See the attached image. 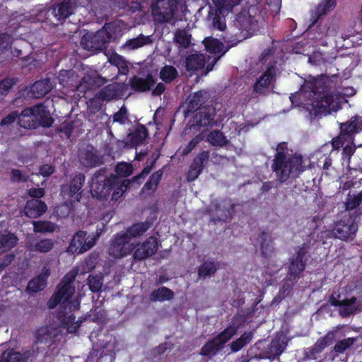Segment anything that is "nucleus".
<instances>
[{"label": "nucleus", "instance_id": "obj_1", "mask_svg": "<svg viewBox=\"0 0 362 362\" xmlns=\"http://www.w3.org/2000/svg\"><path fill=\"white\" fill-rule=\"evenodd\" d=\"M287 151L288 144L279 143L272 163V169L281 183L286 182L290 176L298 177L306 168L303 165V156L300 154L294 153L287 156Z\"/></svg>", "mask_w": 362, "mask_h": 362}, {"label": "nucleus", "instance_id": "obj_2", "mask_svg": "<svg viewBox=\"0 0 362 362\" xmlns=\"http://www.w3.org/2000/svg\"><path fill=\"white\" fill-rule=\"evenodd\" d=\"M90 191L93 197L98 200H107L112 194L111 199L117 201L126 189L125 181L111 174L107 175L106 168L97 170L91 178Z\"/></svg>", "mask_w": 362, "mask_h": 362}, {"label": "nucleus", "instance_id": "obj_3", "mask_svg": "<svg viewBox=\"0 0 362 362\" xmlns=\"http://www.w3.org/2000/svg\"><path fill=\"white\" fill-rule=\"evenodd\" d=\"M54 122L46 105L39 103L23 109L19 115V124L26 129H35L37 126L49 128Z\"/></svg>", "mask_w": 362, "mask_h": 362}, {"label": "nucleus", "instance_id": "obj_4", "mask_svg": "<svg viewBox=\"0 0 362 362\" xmlns=\"http://www.w3.org/2000/svg\"><path fill=\"white\" fill-rule=\"evenodd\" d=\"M117 27L114 23H105L96 33H87L81 38V45L88 50H101L116 38Z\"/></svg>", "mask_w": 362, "mask_h": 362}, {"label": "nucleus", "instance_id": "obj_5", "mask_svg": "<svg viewBox=\"0 0 362 362\" xmlns=\"http://www.w3.org/2000/svg\"><path fill=\"white\" fill-rule=\"evenodd\" d=\"M239 327L240 325L233 322L230 323L223 330L204 344L199 354L209 358L216 356L223 349L226 344L238 333Z\"/></svg>", "mask_w": 362, "mask_h": 362}, {"label": "nucleus", "instance_id": "obj_6", "mask_svg": "<svg viewBox=\"0 0 362 362\" xmlns=\"http://www.w3.org/2000/svg\"><path fill=\"white\" fill-rule=\"evenodd\" d=\"M310 258V245L304 243L296 249L295 253L288 259L286 280L297 282L305 270Z\"/></svg>", "mask_w": 362, "mask_h": 362}, {"label": "nucleus", "instance_id": "obj_7", "mask_svg": "<svg viewBox=\"0 0 362 362\" xmlns=\"http://www.w3.org/2000/svg\"><path fill=\"white\" fill-rule=\"evenodd\" d=\"M362 131V116L354 115L345 122L339 124V134L332 138V150H339L346 143H353L357 134Z\"/></svg>", "mask_w": 362, "mask_h": 362}, {"label": "nucleus", "instance_id": "obj_8", "mask_svg": "<svg viewBox=\"0 0 362 362\" xmlns=\"http://www.w3.org/2000/svg\"><path fill=\"white\" fill-rule=\"evenodd\" d=\"M307 109L309 112L310 120L313 121L328 115L332 112L337 111L339 104L333 95L324 93L320 98L314 100Z\"/></svg>", "mask_w": 362, "mask_h": 362}, {"label": "nucleus", "instance_id": "obj_9", "mask_svg": "<svg viewBox=\"0 0 362 362\" xmlns=\"http://www.w3.org/2000/svg\"><path fill=\"white\" fill-rule=\"evenodd\" d=\"M356 216H344L334 226L332 232L335 238L343 241H353L358 231Z\"/></svg>", "mask_w": 362, "mask_h": 362}, {"label": "nucleus", "instance_id": "obj_10", "mask_svg": "<svg viewBox=\"0 0 362 362\" xmlns=\"http://www.w3.org/2000/svg\"><path fill=\"white\" fill-rule=\"evenodd\" d=\"M77 7V0H63L59 4H53L45 13L47 19L53 18L55 24L64 23L67 18L74 13Z\"/></svg>", "mask_w": 362, "mask_h": 362}, {"label": "nucleus", "instance_id": "obj_11", "mask_svg": "<svg viewBox=\"0 0 362 362\" xmlns=\"http://www.w3.org/2000/svg\"><path fill=\"white\" fill-rule=\"evenodd\" d=\"M193 112L195 114L189 122L191 129L200 131L201 127H211L214 124L215 110L211 106H203Z\"/></svg>", "mask_w": 362, "mask_h": 362}, {"label": "nucleus", "instance_id": "obj_12", "mask_svg": "<svg viewBox=\"0 0 362 362\" xmlns=\"http://www.w3.org/2000/svg\"><path fill=\"white\" fill-rule=\"evenodd\" d=\"M276 62L268 64L265 71L257 79L253 86V90L257 94H264L270 86L276 82L278 68Z\"/></svg>", "mask_w": 362, "mask_h": 362}, {"label": "nucleus", "instance_id": "obj_13", "mask_svg": "<svg viewBox=\"0 0 362 362\" xmlns=\"http://www.w3.org/2000/svg\"><path fill=\"white\" fill-rule=\"evenodd\" d=\"M86 177L81 173H76L69 183L62 185L61 192L64 197L73 201L80 202L82 197V187L85 183Z\"/></svg>", "mask_w": 362, "mask_h": 362}, {"label": "nucleus", "instance_id": "obj_14", "mask_svg": "<svg viewBox=\"0 0 362 362\" xmlns=\"http://www.w3.org/2000/svg\"><path fill=\"white\" fill-rule=\"evenodd\" d=\"M134 249L127 234L122 232L117 233L113 239L109 248V254L115 258H120L132 253Z\"/></svg>", "mask_w": 362, "mask_h": 362}, {"label": "nucleus", "instance_id": "obj_15", "mask_svg": "<svg viewBox=\"0 0 362 362\" xmlns=\"http://www.w3.org/2000/svg\"><path fill=\"white\" fill-rule=\"evenodd\" d=\"M210 152L209 151H203L197 155L186 173V179L188 182L194 181L199 177L204 167L208 164Z\"/></svg>", "mask_w": 362, "mask_h": 362}, {"label": "nucleus", "instance_id": "obj_16", "mask_svg": "<svg viewBox=\"0 0 362 362\" xmlns=\"http://www.w3.org/2000/svg\"><path fill=\"white\" fill-rule=\"evenodd\" d=\"M87 233L79 230L73 236L68 247L67 252L71 254H82L90 250L94 245L95 240L86 241Z\"/></svg>", "mask_w": 362, "mask_h": 362}, {"label": "nucleus", "instance_id": "obj_17", "mask_svg": "<svg viewBox=\"0 0 362 362\" xmlns=\"http://www.w3.org/2000/svg\"><path fill=\"white\" fill-rule=\"evenodd\" d=\"M160 23H170L175 24V15L178 11L179 0H160Z\"/></svg>", "mask_w": 362, "mask_h": 362}, {"label": "nucleus", "instance_id": "obj_18", "mask_svg": "<svg viewBox=\"0 0 362 362\" xmlns=\"http://www.w3.org/2000/svg\"><path fill=\"white\" fill-rule=\"evenodd\" d=\"M61 336L59 329L52 326L41 327L35 333L36 342L44 343L48 346L52 345Z\"/></svg>", "mask_w": 362, "mask_h": 362}, {"label": "nucleus", "instance_id": "obj_19", "mask_svg": "<svg viewBox=\"0 0 362 362\" xmlns=\"http://www.w3.org/2000/svg\"><path fill=\"white\" fill-rule=\"evenodd\" d=\"M203 43L204 45L206 50L211 54H221L218 57L215 58L212 63L208 64L206 66V73L211 71L214 64L216 63V62L222 57L223 56L229 49V48H226L223 50L224 45L223 42L219 41L218 39L213 38V37H206Z\"/></svg>", "mask_w": 362, "mask_h": 362}, {"label": "nucleus", "instance_id": "obj_20", "mask_svg": "<svg viewBox=\"0 0 362 362\" xmlns=\"http://www.w3.org/2000/svg\"><path fill=\"white\" fill-rule=\"evenodd\" d=\"M255 240L259 243L262 256L265 259H269L272 257L274 252L273 246V238L270 233L262 230L256 238Z\"/></svg>", "mask_w": 362, "mask_h": 362}, {"label": "nucleus", "instance_id": "obj_21", "mask_svg": "<svg viewBox=\"0 0 362 362\" xmlns=\"http://www.w3.org/2000/svg\"><path fill=\"white\" fill-rule=\"evenodd\" d=\"M158 242L156 238L149 237L141 245L137 247L134 253V258L138 260L144 259L154 254L157 250Z\"/></svg>", "mask_w": 362, "mask_h": 362}, {"label": "nucleus", "instance_id": "obj_22", "mask_svg": "<svg viewBox=\"0 0 362 362\" xmlns=\"http://www.w3.org/2000/svg\"><path fill=\"white\" fill-rule=\"evenodd\" d=\"M124 89V85L119 83H112L103 87L100 90L98 97L105 101L119 99L123 96Z\"/></svg>", "mask_w": 362, "mask_h": 362}, {"label": "nucleus", "instance_id": "obj_23", "mask_svg": "<svg viewBox=\"0 0 362 362\" xmlns=\"http://www.w3.org/2000/svg\"><path fill=\"white\" fill-rule=\"evenodd\" d=\"M47 210V204L40 199H30L26 202L23 209L25 216L36 218L43 215Z\"/></svg>", "mask_w": 362, "mask_h": 362}, {"label": "nucleus", "instance_id": "obj_24", "mask_svg": "<svg viewBox=\"0 0 362 362\" xmlns=\"http://www.w3.org/2000/svg\"><path fill=\"white\" fill-rule=\"evenodd\" d=\"M287 346V342L280 339H273L265 347L263 353L259 356L260 358L274 359L279 356Z\"/></svg>", "mask_w": 362, "mask_h": 362}, {"label": "nucleus", "instance_id": "obj_25", "mask_svg": "<svg viewBox=\"0 0 362 362\" xmlns=\"http://www.w3.org/2000/svg\"><path fill=\"white\" fill-rule=\"evenodd\" d=\"M206 64V57L199 52L192 53L185 57L184 66L187 71H197L203 69Z\"/></svg>", "mask_w": 362, "mask_h": 362}, {"label": "nucleus", "instance_id": "obj_26", "mask_svg": "<svg viewBox=\"0 0 362 362\" xmlns=\"http://www.w3.org/2000/svg\"><path fill=\"white\" fill-rule=\"evenodd\" d=\"M129 86L134 92H145L150 90L156 83L154 76L148 74L146 78L134 76L129 79Z\"/></svg>", "mask_w": 362, "mask_h": 362}, {"label": "nucleus", "instance_id": "obj_27", "mask_svg": "<svg viewBox=\"0 0 362 362\" xmlns=\"http://www.w3.org/2000/svg\"><path fill=\"white\" fill-rule=\"evenodd\" d=\"M78 158L81 163L86 168H93L103 163V159L94 151L91 146L90 148H85L79 152Z\"/></svg>", "mask_w": 362, "mask_h": 362}, {"label": "nucleus", "instance_id": "obj_28", "mask_svg": "<svg viewBox=\"0 0 362 362\" xmlns=\"http://www.w3.org/2000/svg\"><path fill=\"white\" fill-rule=\"evenodd\" d=\"M148 133L146 127L143 124H138L135 129L127 136L126 146L129 148H135L144 143L148 137Z\"/></svg>", "mask_w": 362, "mask_h": 362}, {"label": "nucleus", "instance_id": "obj_29", "mask_svg": "<svg viewBox=\"0 0 362 362\" xmlns=\"http://www.w3.org/2000/svg\"><path fill=\"white\" fill-rule=\"evenodd\" d=\"M66 311L59 310L57 318L61 322L62 326L66 329L69 333L76 334L81 325L82 320L76 321V316L74 314L65 315Z\"/></svg>", "mask_w": 362, "mask_h": 362}, {"label": "nucleus", "instance_id": "obj_30", "mask_svg": "<svg viewBox=\"0 0 362 362\" xmlns=\"http://www.w3.org/2000/svg\"><path fill=\"white\" fill-rule=\"evenodd\" d=\"M52 90L49 78L35 81L28 90V95L33 98H40Z\"/></svg>", "mask_w": 362, "mask_h": 362}, {"label": "nucleus", "instance_id": "obj_31", "mask_svg": "<svg viewBox=\"0 0 362 362\" xmlns=\"http://www.w3.org/2000/svg\"><path fill=\"white\" fill-rule=\"evenodd\" d=\"M50 275L49 269H46L36 277L28 281L27 288L33 293L42 291L47 286V279Z\"/></svg>", "mask_w": 362, "mask_h": 362}, {"label": "nucleus", "instance_id": "obj_32", "mask_svg": "<svg viewBox=\"0 0 362 362\" xmlns=\"http://www.w3.org/2000/svg\"><path fill=\"white\" fill-rule=\"evenodd\" d=\"M214 11L219 13H230L235 7L240 4L243 0H211Z\"/></svg>", "mask_w": 362, "mask_h": 362}, {"label": "nucleus", "instance_id": "obj_33", "mask_svg": "<svg viewBox=\"0 0 362 362\" xmlns=\"http://www.w3.org/2000/svg\"><path fill=\"white\" fill-rule=\"evenodd\" d=\"M334 337V333L329 332L323 337L318 339L315 344L310 349V355L315 358L316 354L321 353L326 347L332 344Z\"/></svg>", "mask_w": 362, "mask_h": 362}, {"label": "nucleus", "instance_id": "obj_34", "mask_svg": "<svg viewBox=\"0 0 362 362\" xmlns=\"http://www.w3.org/2000/svg\"><path fill=\"white\" fill-rule=\"evenodd\" d=\"M30 356V351H25L21 354L13 349H8L0 356V362H28Z\"/></svg>", "mask_w": 362, "mask_h": 362}, {"label": "nucleus", "instance_id": "obj_35", "mask_svg": "<svg viewBox=\"0 0 362 362\" xmlns=\"http://www.w3.org/2000/svg\"><path fill=\"white\" fill-rule=\"evenodd\" d=\"M153 225L152 221H145L144 222L135 223L129 226L124 233L127 234L129 240L132 238H137L144 234Z\"/></svg>", "mask_w": 362, "mask_h": 362}, {"label": "nucleus", "instance_id": "obj_36", "mask_svg": "<svg viewBox=\"0 0 362 362\" xmlns=\"http://www.w3.org/2000/svg\"><path fill=\"white\" fill-rule=\"evenodd\" d=\"M208 100V95L206 91L204 90H198L190 96L189 101L187 105V110L193 112L203 107V105Z\"/></svg>", "mask_w": 362, "mask_h": 362}, {"label": "nucleus", "instance_id": "obj_37", "mask_svg": "<svg viewBox=\"0 0 362 362\" xmlns=\"http://www.w3.org/2000/svg\"><path fill=\"white\" fill-rule=\"evenodd\" d=\"M158 187V171L154 172L142 187L140 195L144 199L153 196Z\"/></svg>", "mask_w": 362, "mask_h": 362}, {"label": "nucleus", "instance_id": "obj_38", "mask_svg": "<svg viewBox=\"0 0 362 362\" xmlns=\"http://www.w3.org/2000/svg\"><path fill=\"white\" fill-rule=\"evenodd\" d=\"M341 303L339 306V313L342 317H347L356 312V297L353 296L351 298H346L342 300Z\"/></svg>", "mask_w": 362, "mask_h": 362}, {"label": "nucleus", "instance_id": "obj_39", "mask_svg": "<svg viewBox=\"0 0 362 362\" xmlns=\"http://www.w3.org/2000/svg\"><path fill=\"white\" fill-rule=\"evenodd\" d=\"M151 43V37L140 34L138 37L128 40L123 45L124 49L133 50Z\"/></svg>", "mask_w": 362, "mask_h": 362}, {"label": "nucleus", "instance_id": "obj_40", "mask_svg": "<svg viewBox=\"0 0 362 362\" xmlns=\"http://www.w3.org/2000/svg\"><path fill=\"white\" fill-rule=\"evenodd\" d=\"M253 334L252 332H245L240 337L232 341L230 348L232 352L235 353L241 350L252 339Z\"/></svg>", "mask_w": 362, "mask_h": 362}, {"label": "nucleus", "instance_id": "obj_41", "mask_svg": "<svg viewBox=\"0 0 362 362\" xmlns=\"http://www.w3.org/2000/svg\"><path fill=\"white\" fill-rule=\"evenodd\" d=\"M54 293L62 299L63 304L69 303V300L75 293V286L59 282Z\"/></svg>", "mask_w": 362, "mask_h": 362}, {"label": "nucleus", "instance_id": "obj_42", "mask_svg": "<svg viewBox=\"0 0 362 362\" xmlns=\"http://www.w3.org/2000/svg\"><path fill=\"white\" fill-rule=\"evenodd\" d=\"M18 240V238L13 233L0 232V250L5 252L11 250L17 245Z\"/></svg>", "mask_w": 362, "mask_h": 362}, {"label": "nucleus", "instance_id": "obj_43", "mask_svg": "<svg viewBox=\"0 0 362 362\" xmlns=\"http://www.w3.org/2000/svg\"><path fill=\"white\" fill-rule=\"evenodd\" d=\"M32 224L35 233H50L57 228V225L49 221H34Z\"/></svg>", "mask_w": 362, "mask_h": 362}, {"label": "nucleus", "instance_id": "obj_44", "mask_svg": "<svg viewBox=\"0 0 362 362\" xmlns=\"http://www.w3.org/2000/svg\"><path fill=\"white\" fill-rule=\"evenodd\" d=\"M191 39L192 35L185 29H177L174 35V41L179 47L188 48Z\"/></svg>", "mask_w": 362, "mask_h": 362}, {"label": "nucleus", "instance_id": "obj_45", "mask_svg": "<svg viewBox=\"0 0 362 362\" xmlns=\"http://www.w3.org/2000/svg\"><path fill=\"white\" fill-rule=\"evenodd\" d=\"M219 269L218 264L214 262H205L198 268V275L199 278L204 279L207 276L214 274Z\"/></svg>", "mask_w": 362, "mask_h": 362}, {"label": "nucleus", "instance_id": "obj_46", "mask_svg": "<svg viewBox=\"0 0 362 362\" xmlns=\"http://www.w3.org/2000/svg\"><path fill=\"white\" fill-rule=\"evenodd\" d=\"M207 141L212 145L223 147L226 146L228 141L223 133L220 130L211 132L207 136Z\"/></svg>", "mask_w": 362, "mask_h": 362}, {"label": "nucleus", "instance_id": "obj_47", "mask_svg": "<svg viewBox=\"0 0 362 362\" xmlns=\"http://www.w3.org/2000/svg\"><path fill=\"white\" fill-rule=\"evenodd\" d=\"M234 25L239 30L248 32L252 25L251 16L247 14L238 13L235 17Z\"/></svg>", "mask_w": 362, "mask_h": 362}, {"label": "nucleus", "instance_id": "obj_48", "mask_svg": "<svg viewBox=\"0 0 362 362\" xmlns=\"http://www.w3.org/2000/svg\"><path fill=\"white\" fill-rule=\"evenodd\" d=\"M177 76V69L170 65H165L160 70V79L165 83H171Z\"/></svg>", "mask_w": 362, "mask_h": 362}, {"label": "nucleus", "instance_id": "obj_49", "mask_svg": "<svg viewBox=\"0 0 362 362\" xmlns=\"http://www.w3.org/2000/svg\"><path fill=\"white\" fill-rule=\"evenodd\" d=\"M54 244L55 241L53 239H40L33 245V250L41 253H47L53 249Z\"/></svg>", "mask_w": 362, "mask_h": 362}, {"label": "nucleus", "instance_id": "obj_50", "mask_svg": "<svg viewBox=\"0 0 362 362\" xmlns=\"http://www.w3.org/2000/svg\"><path fill=\"white\" fill-rule=\"evenodd\" d=\"M229 13H219L214 11V13L209 12V16L211 18L213 28L220 31L226 28L225 17Z\"/></svg>", "mask_w": 362, "mask_h": 362}, {"label": "nucleus", "instance_id": "obj_51", "mask_svg": "<svg viewBox=\"0 0 362 362\" xmlns=\"http://www.w3.org/2000/svg\"><path fill=\"white\" fill-rule=\"evenodd\" d=\"M115 172L117 177H119V179L122 181H125L126 187H127L129 182L127 183V180L123 178L129 176L133 173L132 165L129 163H121L116 165Z\"/></svg>", "mask_w": 362, "mask_h": 362}, {"label": "nucleus", "instance_id": "obj_52", "mask_svg": "<svg viewBox=\"0 0 362 362\" xmlns=\"http://www.w3.org/2000/svg\"><path fill=\"white\" fill-rule=\"evenodd\" d=\"M362 202V191L357 194H348L345 202V209L346 211H351L356 209Z\"/></svg>", "mask_w": 362, "mask_h": 362}, {"label": "nucleus", "instance_id": "obj_53", "mask_svg": "<svg viewBox=\"0 0 362 362\" xmlns=\"http://www.w3.org/2000/svg\"><path fill=\"white\" fill-rule=\"evenodd\" d=\"M103 283V277L100 275H89L88 285L93 293L100 291Z\"/></svg>", "mask_w": 362, "mask_h": 362}, {"label": "nucleus", "instance_id": "obj_54", "mask_svg": "<svg viewBox=\"0 0 362 362\" xmlns=\"http://www.w3.org/2000/svg\"><path fill=\"white\" fill-rule=\"evenodd\" d=\"M356 341V338L349 337L339 340L334 346V350L338 354H343L346 350L350 348Z\"/></svg>", "mask_w": 362, "mask_h": 362}, {"label": "nucleus", "instance_id": "obj_55", "mask_svg": "<svg viewBox=\"0 0 362 362\" xmlns=\"http://www.w3.org/2000/svg\"><path fill=\"white\" fill-rule=\"evenodd\" d=\"M109 62L112 65L117 66L122 73L128 71V67L124 58L118 54H114L109 58Z\"/></svg>", "mask_w": 362, "mask_h": 362}, {"label": "nucleus", "instance_id": "obj_56", "mask_svg": "<svg viewBox=\"0 0 362 362\" xmlns=\"http://www.w3.org/2000/svg\"><path fill=\"white\" fill-rule=\"evenodd\" d=\"M74 129V122L66 121L63 122L60 126L57 128V132L59 133H62L64 134L66 138L69 139L72 134L73 130Z\"/></svg>", "mask_w": 362, "mask_h": 362}, {"label": "nucleus", "instance_id": "obj_57", "mask_svg": "<svg viewBox=\"0 0 362 362\" xmlns=\"http://www.w3.org/2000/svg\"><path fill=\"white\" fill-rule=\"evenodd\" d=\"M13 38L12 35L0 33V54L6 49L11 47Z\"/></svg>", "mask_w": 362, "mask_h": 362}, {"label": "nucleus", "instance_id": "obj_58", "mask_svg": "<svg viewBox=\"0 0 362 362\" xmlns=\"http://www.w3.org/2000/svg\"><path fill=\"white\" fill-rule=\"evenodd\" d=\"M202 137L197 135L182 148L181 154L187 156L194 150L196 146L202 141Z\"/></svg>", "mask_w": 362, "mask_h": 362}, {"label": "nucleus", "instance_id": "obj_59", "mask_svg": "<svg viewBox=\"0 0 362 362\" xmlns=\"http://www.w3.org/2000/svg\"><path fill=\"white\" fill-rule=\"evenodd\" d=\"M16 80L13 78H5L0 81V94H6L16 84Z\"/></svg>", "mask_w": 362, "mask_h": 362}, {"label": "nucleus", "instance_id": "obj_60", "mask_svg": "<svg viewBox=\"0 0 362 362\" xmlns=\"http://www.w3.org/2000/svg\"><path fill=\"white\" fill-rule=\"evenodd\" d=\"M128 120L127 110L124 107H122L119 111L113 115V121L120 124H124Z\"/></svg>", "mask_w": 362, "mask_h": 362}, {"label": "nucleus", "instance_id": "obj_61", "mask_svg": "<svg viewBox=\"0 0 362 362\" xmlns=\"http://www.w3.org/2000/svg\"><path fill=\"white\" fill-rule=\"evenodd\" d=\"M342 156L344 159L350 160L351 156L356 151V145L354 141L353 143H347L345 146H342Z\"/></svg>", "mask_w": 362, "mask_h": 362}, {"label": "nucleus", "instance_id": "obj_62", "mask_svg": "<svg viewBox=\"0 0 362 362\" xmlns=\"http://www.w3.org/2000/svg\"><path fill=\"white\" fill-rule=\"evenodd\" d=\"M77 274L78 272L76 270H71L64 276L60 282L69 286H74V282L76 279Z\"/></svg>", "mask_w": 362, "mask_h": 362}, {"label": "nucleus", "instance_id": "obj_63", "mask_svg": "<svg viewBox=\"0 0 362 362\" xmlns=\"http://www.w3.org/2000/svg\"><path fill=\"white\" fill-rule=\"evenodd\" d=\"M17 117L19 118L18 113L16 112H13L1 119L0 125L2 127L11 125L16 121Z\"/></svg>", "mask_w": 362, "mask_h": 362}, {"label": "nucleus", "instance_id": "obj_64", "mask_svg": "<svg viewBox=\"0 0 362 362\" xmlns=\"http://www.w3.org/2000/svg\"><path fill=\"white\" fill-rule=\"evenodd\" d=\"M54 171L55 167L49 164H44L40 168V174L44 177H49Z\"/></svg>", "mask_w": 362, "mask_h": 362}]
</instances>
